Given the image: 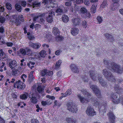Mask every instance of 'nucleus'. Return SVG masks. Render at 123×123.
<instances>
[{
	"label": "nucleus",
	"mask_w": 123,
	"mask_h": 123,
	"mask_svg": "<svg viewBox=\"0 0 123 123\" xmlns=\"http://www.w3.org/2000/svg\"><path fill=\"white\" fill-rule=\"evenodd\" d=\"M83 2V0H76V3L77 4H79Z\"/></svg>",
	"instance_id": "57"
},
{
	"label": "nucleus",
	"mask_w": 123,
	"mask_h": 123,
	"mask_svg": "<svg viewBox=\"0 0 123 123\" xmlns=\"http://www.w3.org/2000/svg\"><path fill=\"white\" fill-rule=\"evenodd\" d=\"M62 62V61L61 60H59L58 61V62H57L55 65V68L56 69L58 68L59 67L61 64Z\"/></svg>",
	"instance_id": "36"
},
{
	"label": "nucleus",
	"mask_w": 123,
	"mask_h": 123,
	"mask_svg": "<svg viewBox=\"0 0 123 123\" xmlns=\"http://www.w3.org/2000/svg\"><path fill=\"white\" fill-rule=\"evenodd\" d=\"M67 96L70 95L71 94V90L68 89L65 92Z\"/></svg>",
	"instance_id": "47"
},
{
	"label": "nucleus",
	"mask_w": 123,
	"mask_h": 123,
	"mask_svg": "<svg viewBox=\"0 0 123 123\" xmlns=\"http://www.w3.org/2000/svg\"><path fill=\"white\" fill-rule=\"evenodd\" d=\"M15 7L16 9L19 12H20L22 10L21 6L18 4H16L15 5Z\"/></svg>",
	"instance_id": "32"
},
{
	"label": "nucleus",
	"mask_w": 123,
	"mask_h": 123,
	"mask_svg": "<svg viewBox=\"0 0 123 123\" xmlns=\"http://www.w3.org/2000/svg\"><path fill=\"white\" fill-rule=\"evenodd\" d=\"M5 21V18L2 17H0V22L1 23H4Z\"/></svg>",
	"instance_id": "49"
},
{
	"label": "nucleus",
	"mask_w": 123,
	"mask_h": 123,
	"mask_svg": "<svg viewBox=\"0 0 123 123\" xmlns=\"http://www.w3.org/2000/svg\"><path fill=\"white\" fill-rule=\"evenodd\" d=\"M110 123H115V117L114 115L112 112H109L107 114Z\"/></svg>",
	"instance_id": "14"
},
{
	"label": "nucleus",
	"mask_w": 123,
	"mask_h": 123,
	"mask_svg": "<svg viewBox=\"0 0 123 123\" xmlns=\"http://www.w3.org/2000/svg\"><path fill=\"white\" fill-rule=\"evenodd\" d=\"M41 2L38 0H36L32 3V5L38 7L40 6Z\"/></svg>",
	"instance_id": "33"
},
{
	"label": "nucleus",
	"mask_w": 123,
	"mask_h": 123,
	"mask_svg": "<svg viewBox=\"0 0 123 123\" xmlns=\"http://www.w3.org/2000/svg\"><path fill=\"white\" fill-rule=\"evenodd\" d=\"M62 51V50H61L59 49L55 51V54L57 55H60Z\"/></svg>",
	"instance_id": "46"
},
{
	"label": "nucleus",
	"mask_w": 123,
	"mask_h": 123,
	"mask_svg": "<svg viewBox=\"0 0 123 123\" xmlns=\"http://www.w3.org/2000/svg\"><path fill=\"white\" fill-rule=\"evenodd\" d=\"M107 106L106 104L103 105L99 109V114L101 115H104L106 112L107 110Z\"/></svg>",
	"instance_id": "13"
},
{
	"label": "nucleus",
	"mask_w": 123,
	"mask_h": 123,
	"mask_svg": "<svg viewBox=\"0 0 123 123\" xmlns=\"http://www.w3.org/2000/svg\"><path fill=\"white\" fill-rule=\"evenodd\" d=\"M39 55L40 56H38L36 58L39 60H42V58L41 57L44 58L46 56V51L44 50L41 51L39 53Z\"/></svg>",
	"instance_id": "18"
},
{
	"label": "nucleus",
	"mask_w": 123,
	"mask_h": 123,
	"mask_svg": "<svg viewBox=\"0 0 123 123\" xmlns=\"http://www.w3.org/2000/svg\"><path fill=\"white\" fill-rule=\"evenodd\" d=\"M6 7L7 9L9 10H11L12 8V6L9 3H7L6 4Z\"/></svg>",
	"instance_id": "38"
},
{
	"label": "nucleus",
	"mask_w": 123,
	"mask_h": 123,
	"mask_svg": "<svg viewBox=\"0 0 123 123\" xmlns=\"http://www.w3.org/2000/svg\"><path fill=\"white\" fill-rule=\"evenodd\" d=\"M41 104L43 106H45L46 105H48L46 101H42L41 102Z\"/></svg>",
	"instance_id": "51"
},
{
	"label": "nucleus",
	"mask_w": 123,
	"mask_h": 123,
	"mask_svg": "<svg viewBox=\"0 0 123 123\" xmlns=\"http://www.w3.org/2000/svg\"><path fill=\"white\" fill-rule=\"evenodd\" d=\"M114 3L112 4L111 6V8L112 11L114 10L116 8V6Z\"/></svg>",
	"instance_id": "43"
},
{
	"label": "nucleus",
	"mask_w": 123,
	"mask_h": 123,
	"mask_svg": "<svg viewBox=\"0 0 123 123\" xmlns=\"http://www.w3.org/2000/svg\"><path fill=\"white\" fill-rule=\"evenodd\" d=\"M15 22L16 24L17 25H19L21 23L20 21L17 19H16Z\"/></svg>",
	"instance_id": "53"
},
{
	"label": "nucleus",
	"mask_w": 123,
	"mask_h": 123,
	"mask_svg": "<svg viewBox=\"0 0 123 123\" xmlns=\"http://www.w3.org/2000/svg\"><path fill=\"white\" fill-rule=\"evenodd\" d=\"M77 95L78 98L80 99V102L82 103H84L90 101V100L88 99V98H85L84 97L81 96L80 94H79Z\"/></svg>",
	"instance_id": "15"
},
{
	"label": "nucleus",
	"mask_w": 123,
	"mask_h": 123,
	"mask_svg": "<svg viewBox=\"0 0 123 123\" xmlns=\"http://www.w3.org/2000/svg\"><path fill=\"white\" fill-rule=\"evenodd\" d=\"M6 44L8 46H12L13 45V44L11 42L7 43Z\"/></svg>",
	"instance_id": "63"
},
{
	"label": "nucleus",
	"mask_w": 123,
	"mask_h": 123,
	"mask_svg": "<svg viewBox=\"0 0 123 123\" xmlns=\"http://www.w3.org/2000/svg\"><path fill=\"white\" fill-rule=\"evenodd\" d=\"M66 120L68 123H75L76 121V119L73 117L67 118Z\"/></svg>",
	"instance_id": "19"
},
{
	"label": "nucleus",
	"mask_w": 123,
	"mask_h": 123,
	"mask_svg": "<svg viewBox=\"0 0 123 123\" xmlns=\"http://www.w3.org/2000/svg\"><path fill=\"white\" fill-rule=\"evenodd\" d=\"M21 78L23 80L24 82H25V79H26L27 78V76L26 75L23 74L21 76Z\"/></svg>",
	"instance_id": "44"
},
{
	"label": "nucleus",
	"mask_w": 123,
	"mask_h": 123,
	"mask_svg": "<svg viewBox=\"0 0 123 123\" xmlns=\"http://www.w3.org/2000/svg\"><path fill=\"white\" fill-rule=\"evenodd\" d=\"M28 38L30 40H32L34 39V37L33 35H30L28 36Z\"/></svg>",
	"instance_id": "58"
},
{
	"label": "nucleus",
	"mask_w": 123,
	"mask_h": 123,
	"mask_svg": "<svg viewBox=\"0 0 123 123\" xmlns=\"http://www.w3.org/2000/svg\"><path fill=\"white\" fill-rule=\"evenodd\" d=\"M107 5V1L106 0H104L101 5V6L102 8L105 7Z\"/></svg>",
	"instance_id": "37"
},
{
	"label": "nucleus",
	"mask_w": 123,
	"mask_h": 123,
	"mask_svg": "<svg viewBox=\"0 0 123 123\" xmlns=\"http://www.w3.org/2000/svg\"><path fill=\"white\" fill-rule=\"evenodd\" d=\"M47 14V13H41L39 14L38 16H35L33 18V21L34 22L37 21L38 18H45V16Z\"/></svg>",
	"instance_id": "16"
},
{
	"label": "nucleus",
	"mask_w": 123,
	"mask_h": 123,
	"mask_svg": "<svg viewBox=\"0 0 123 123\" xmlns=\"http://www.w3.org/2000/svg\"><path fill=\"white\" fill-rule=\"evenodd\" d=\"M62 19L63 21L65 23H67L69 20L68 17L65 15H62Z\"/></svg>",
	"instance_id": "25"
},
{
	"label": "nucleus",
	"mask_w": 123,
	"mask_h": 123,
	"mask_svg": "<svg viewBox=\"0 0 123 123\" xmlns=\"http://www.w3.org/2000/svg\"><path fill=\"white\" fill-rule=\"evenodd\" d=\"M90 76L91 79L94 81H96L98 79L102 86H104L106 84V82L103 80L100 74H98L94 71H90Z\"/></svg>",
	"instance_id": "2"
},
{
	"label": "nucleus",
	"mask_w": 123,
	"mask_h": 123,
	"mask_svg": "<svg viewBox=\"0 0 123 123\" xmlns=\"http://www.w3.org/2000/svg\"><path fill=\"white\" fill-rule=\"evenodd\" d=\"M10 62L11 63L12 65L14 67V66H16V62L14 60H13Z\"/></svg>",
	"instance_id": "60"
},
{
	"label": "nucleus",
	"mask_w": 123,
	"mask_h": 123,
	"mask_svg": "<svg viewBox=\"0 0 123 123\" xmlns=\"http://www.w3.org/2000/svg\"><path fill=\"white\" fill-rule=\"evenodd\" d=\"M46 101L48 105H50L52 103V100L50 99H48L46 100Z\"/></svg>",
	"instance_id": "55"
},
{
	"label": "nucleus",
	"mask_w": 123,
	"mask_h": 123,
	"mask_svg": "<svg viewBox=\"0 0 123 123\" xmlns=\"http://www.w3.org/2000/svg\"><path fill=\"white\" fill-rule=\"evenodd\" d=\"M81 13L82 14H85L87 12V10L85 8L82 7L81 8L80 10Z\"/></svg>",
	"instance_id": "35"
},
{
	"label": "nucleus",
	"mask_w": 123,
	"mask_h": 123,
	"mask_svg": "<svg viewBox=\"0 0 123 123\" xmlns=\"http://www.w3.org/2000/svg\"><path fill=\"white\" fill-rule=\"evenodd\" d=\"M55 37V40L57 42L61 41H62L64 39L63 37L61 36L58 35Z\"/></svg>",
	"instance_id": "31"
},
{
	"label": "nucleus",
	"mask_w": 123,
	"mask_h": 123,
	"mask_svg": "<svg viewBox=\"0 0 123 123\" xmlns=\"http://www.w3.org/2000/svg\"><path fill=\"white\" fill-rule=\"evenodd\" d=\"M21 5L24 7L26 5V2L25 1H22L20 3Z\"/></svg>",
	"instance_id": "54"
},
{
	"label": "nucleus",
	"mask_w": 123,
	"mask_h": 123,
	"mask_svg": "<svg viewBox=\"0 0 123 123\" xmlns=\"http://www.w3.org/2000/svg\"><path fill=\"white\" fill-rule=\"evenodd\" d=\"M80 90L84 95H86L87 97L91 96V94L88 93L85 89L81 88Z\"/></svg>",
	"instance_id": "23"
},
{
	"label": "nucleus",
	"mask_w": 123,
	"mask_h": 123,
	"mask_svg": "<svg viewBox=\"0 0 123 123\" xmlns=\"http://www.w3.org/2000/svg\"><path fill=\"white\" fill-rule=\"evenodd\" d=\"M97 6V5L95 4H93L91 6L90 10L93 13H94L96 12V8Z\"/></svg>",
	"instance_id": "29"
},
{
	"label": "nucleus",
	"mask_w": 123,
	"mask_h": 123,
	"mask_svg": "<svg viewBox=\"0 0 123 123\" xmlns=\"http://www.w3.org/2000/svg\"><path fill=\"white\" fill-rule=\"evenodd\" d=\"M82 78L83 79V80H84V82H88V79H87V78L86 76L84 77L83 76L82 77Z\"/></svg>",
	"instance_id": "61"
},
{
	"label": "nucleus",
	"mask_w": 123,
	"mask_h": 123,
	"mask_svg": "<svg viewBox=\"0 0 123 123\" xmlns=\"http://www.w3.org/2000/svg\"><path fill=\"white\" fill-rule=\"evenodd\" d=\"M98 22L99 24H100L102 22L103 19L101 17L98 16L97 18Z\"/></svg>",
	"instance_id": "40"
},
{
	"label": "nucleus",
	"mask_w": 123,
	"mask_h": 123,
	"mask_svg": "<svg viewBox=\"0 0 123 123\" xmlns=\"http://www.w3.org/2000/svg\"><path fill=\"white\" fill-rule=\"evenodd\" d=\"M26 48L25 49L21 48L19 50V52L23 55H26Z\"/></svg>",
	"instance_id": "34"
},
{
	"label": "nucleus",
	"mask_w": 123,
	"mask_h": 123,
	"mask_svg": "<svg viewBox=\"0 0 123 123\" xmlns=\"http://www.w3.org/2000/svg\"><path fill=\"white\" fill-rule=\"evenodd\" d=\"M29 93L28 92H26L23 94L20 95V97L22 99L25 100L27 99V96H29Z\"/></svg>",
	"instance_id": "24"
},
{
	"label": "nucleus",
	"mask_w": 123,
	"mask_h": 123,
	"mask_svg": "<svg viewBox=\"0 0 123 123\" xmlns=\"http://www.w3.org/2000/svg\"><path fill=\"white\" fill-rule=\"evenodd\" d=\"M54 103V104L53 105V107H54L55 106H59L60 105V104L57 102V101L56 100L55 101Z\"/></svg>",
	"instance_id": "45"
},
{
	"label": "nucleus",
	"mask_w": 123,
	"mask_h": 123,
	"mask_svg": "<svg viewBox=\"0 0 123 123\" xmlns=\"http://www.w3.org/2000/svg\"><path fill=\"white\" fill-rule=\"evenodd\" d=\"M37 90L39 93H42L43 90V89L41 86H38L37 88Z\"/></svg>",
	"instance_id": "41"
},
{
	"label": "nucleus",
	"mask_w": 123,
	"mask_h": 123,
	"mask_svg": "<svg viewBox=\"0 0 123 123\" xmlns=\"http://www.w3.org/2000/svg\"><path fill=\"white\" fill-rule=\"evenodd\" d=\"M52 74L53 72L52 71L48 70L45 69H43L41 72V74L43 76L47 75L51 76L52 75Z\"/></svg>",
	"instance_id": "10"
},
{
	"label": "nucleus",
	"mask_w": 123,
	"mask_h": 123,
	"mask_svg": "<svg viewBox=\"0 0 123 123\" xmlns=\"http://www.w3.org/2000/svg\"><path fill=\"white\" fill-rule=\"evenodd\" d=\"M31 123H38L39 122L37 120L35 119H32L31 120Z\"/></svg>",
	"instance_id": "50"
},
{
	"label": "nucleus",
	"mask_w": 123,
	"mask_h": 123,
	"mask_svg": "<svg viewBox=\"0 0 123 123\" xmlns=\"http://www.w3.org/2000/svg\"><path fill=\"white\" fill-rule=\"evenodd\" d=\"M66 11L64 6L61 5L56 10L55 12L60 14H62L64 13Z\"/></svg>",
	"instance_id": "8"
},
{
	"label": "nucleus",
	"mask_w": 123,
	"mask_h": 123,
	"mask_svg": "<svg viewBox=\"0 0 123 123\" xmlns=\"http://www.w3.org/2000/svg\"><path fill=\"white\" fill-rule=\"evenodd\" d=\"M43 1L42 2V3L45 5L46 4H48V0H42Z\"/></svg>",
	"instance_id": "59"
},
{
	"label": "nucleus",
	"mask_w": 123,
	"mask_h": 123,
	"mask_svg": "<svg viewBox=\"0 0 123 123\" xmlns=\"http://www.w3.org/2000/svg\"><path fill=\"white\" fill-rule=\"evenodd\" d=\"M4 31V27L3 26H1L0 27V32L1 33H3Z\"/></svg>",
	"instance_id": "62"
},
{
	"label": "nucleus",
	"mask_w": 123,
	"mask_h": 123,
	"mask_svg": "<svg viewBox=\"0 0 123 123\" xmlns=\"http://www.w3.org/2000/svg\"><path fill=\"white\" fill-rule=\"evenodd\" d=\"M111 97L112 99V101L114 103L118 104L120 101V99L117 98V96L116 95V93H112L111 96Z\"/></svg>",
	"instance_id": "11"
},
{
	"label": "nucleus",
	"mask_w": 123,
	"mask_h": 123,
	"mask_svg": "<svg viewBox=\"0 0 123 123\" xmlns=\"http://www.w3.org/2000/svg\"><path fill=\"white\" fill-rule=\"evenodd\" d=\"M71 33L73 36H75L79 33V30L77 28H72L71 30Z\"/></svg>",
	"instance_id": "20"
},
{
	"label": "nucleus",
	"mask_w": 123,
	"mask_h": 123,
	"mask_svg": "<svg viewBox=\"0 0 123 123\" xmlns=\"http://www.w3.org/2000/svg\"><path fill=\"white\" fill-rule=\"evenodd\" d=\"M71 21L73 25L76 26L79 25L80 20V18H73L72 19Z\"/></svg>",
	"instance_id": "12"
},
{
	"label": "nucleus",
	"mask_w": 123,
	"mask_h": 123,
	"mask_svg": "<svg viewBox=\"0 0 123 123\" xmlns=\"http://www.w3.org/2000/svg\"><path fill=\"white\" fill-rule=\"evenodd\" d=\"M52 33L55 35L58 36L60 34V31L58 28L55 27L53 29Z\"/></svg>",
	"instance_id": "21"
},
{
	"label": "nucleus",
	"mask_w": 123,
	"mask_h": 123,
	"mask_svg": "<svg viewBox=\"0 0 123 123\" xmlns=\"http://www.w3.org/2000/svg\"><path fill=\"white\" fill-rule=\"evenodd\" d=\"M115 89L117 91V92L118 93L122 91V88L119 86L118 85H115L114 86Z\"/></svg>",
	"instance_id": "30"
},
{
	"label": "nucleus",
	"mask_w": 123,
	"mask_h": 123,
	"mask_svg": "<svg viewBox=\"0 0 123 123\" xmlns=\"http://www.w3.org/2000/svg\"><path fill=\"white\" fill-rule=\"evenodd\" d=\"M110 41L112 42L114 40V38L112 35H111V37L108 39Z\"/></svg>",
	"instance_id": "64"
},
{
	"label": "nucleus",
	"mask_w": 123,
	"mask_h": 123,
	"mask_svg": "<svg viewBox=\"0 0 123 123\" xmlns=\"http://www.w3.org/2000/svg\"><path fill=\"white\" fill-rule=\"evenodd\" d=\"M26 55L31 56L34 53L29 48L27 47L26 48Z\"/></svg>",
	"instance_id": "22"
},
{
	"label": "nucleus",
	"mask_w": 123,
	"mask_h": 123,
	"mask_svg": "<svg viewBox=\"0 0 123 123\" xmlns=\"http://www.w3.org/2000/svg\"><path fill=\"white\" fill-rule=\"evenodd\" d=\"M19 73L18 70L15 69L12 70V74L14 76H18Z\"/></svg>",
	"instance_id": "26"
},
{
	"label": "nucleus",
	"mask_w": 123,
	"mask_h": 123,
	"mask_svg": "<svg viewBox=\"0 0 123 123\" xmlns=\"http://www.w3.org/2000/svg\"><path fill=\"white\" fill-rule=\"evenodd\" d=\"M84 3L85 5H87L89 6L90 5V3L89 2L88 0H85L84 1Z\"/></svg>",
	"instance_id": "56"
},
{
	"label": "nucleus",
	"mask_w": 123,
	"mask_h": 123,
	"mask_svg": "<svg viewBox=\"0 0 123 123\" xmlns=\"http://www.w3.org/2000/svg\"><path fill=\"white\" fill-rule=\"evenodd\" d=\"M104 62L108 69H104L103 70V74L109 81L112 82H117L118 83L120 82L121 80H116L115 77L111 74L110 70L111 71L112 69L115 72L121 74L123 71V69H122L119 66L113 62H111L105 59L104 60Z\"/></svg>",
	"instance_id": "1"
},
{
	"label": "nucleus",
	"mask_w": 123,
	"mask_h": 123,
	"mask_svg": "<svg viewBox=\"0 0 123 123\" xmlns=\"http://www.w3.org/2000/svg\"><path fill=\"white\" fill-rule=\"evenodd\" d=\"M92 104L95 106H96L99 105L98 102L97 100V98H92Z\"/></svg>",
	"instance_id": "28"
},
{
	"label": "nucleus",
	"mask_w": 123,
	"mask_h": 123,
	"mask_svg": "<svg viewBox=\"0 0 123 123\" xmlns=\"http://www.w3.org/2000/svg\"><path fill=\"white\" fill-rule=\"evenodd\" d=\"M82 25L83 27L85 28H86L87 27V24L86 22L85 21H83L82 23Z\"/></svg>",
	"instance_id": "42"
},
{
	"label": "nucleus",
	"mask_w": 123,
	"mask_h": 123,
	"mask_svg": "<svg viewBox=\"0 0 123 123\" xmlns=\"http://www.w3.org/2000/svg\"><path fill=\"white\" fill-rule=\"evenodd\" d=\"M70 68L72 71L74 73H77L79 72L77 66L74 64H72L71 65Z\"/></svg>",
	"instance_id": "17"
},
{
	"label": "nucleus",
	"mask_w": 123,
	"mask_h": 123,
	"mask_svg": "<svg viewBox=\"0 0 123 123\" xmlns=\"http://www.w3.org/2000/svg\"><path fill=\"white\" fill-rule=\"evenodd\" d=\"M86 114L90 116H92L96 114L95 111H94L92 106L89 105L86 111Z\"/></svg>",
	"instance_id": "5"
},
{
	"label": "nucleus",
	"mask_w": 123,
	"mask_h": 123,
	"mask_svg": "<svg viewBox=\"0 0 123 123\" xmlns=\"http://www.w3.org/2000/svg\"><path fill=\"white\" fill-rule=\"evenodd\" d=\"M51 13H49L48 17L46 18V20L48 22L50 23L52 22L53 21V18L51 15Z\"/></svg>",
	"instance_id": "27"
},
{
	"label": "nucleus",
	"mask_w": 123,
	"mask_h": 123,
	"mask_svg": "<svg viewBox=\"0 0 123 123\" xmlns=\"http://www.w3.org/2000/svg\"><path fill=\"white\" fill-rule=\"evenodd\" d=\"M90 87L93 92L97 96H100V91L96 85H92L90 86Z\"/></svg>",
	"instance_id": "4"
},
{
	"label": "nucleus",
	"mask_w": 123,
	"mask_h": 123,
	"mask_svg": "<svg viewBox=\"0 0 123 123\" xmlns=\"http://www.w3.org/2000/svg\"><path fill=\"white\" fill-rule=\"evenodd\" d=\"M112 35L108 33H106L105 34V37L109 39Z\"/></svg>",
	"instance_id": "48"
},
{
	"label": "nucleus",
	"mask_w": 123,
	"mask_h": 123,
	"mask_svg": "<svg viewBox=\"0 0 123 123\" xmlns=\"http://www.w3.org/2000/svg\"><path fill=\"white\" fill-rule=\"evenodd\" d=\"M38 19H39V20L38 21L41 24H44L45 22V20L44 19L45 18H38Z\"/></svg>",
	"instance_id": "39"
},
{
	"label": "nucleus",
	"mask_w": 123,
	"mask_h": 123,
	"mask_svg": "<svg viewBox=\"0 0 123 123\" xmlns=\"http://www.w3.org/2000/svg\"><path fill=\"white\" fill-rule=\"evenodd\" d=\"M14 85V87H16V86L17 88L19 89H22L25 87V84L23 83L20 80L16 81Z\"/></svg>",
	"instance_id": "6"
},
{
	"label": "nucleus",
	"mask_w": 123,
	"mask_h": 123,
	"mask_svg": "<svg viewBox=\"0 0 123 123\" xmlns=\"http://www.w3.org/2000/svg\"><path fill=\"white\" fill-rule=\"evenodd\" d=\"M29 97L30 98V100L32 103L34 104H36L37 103V99L34 94L31 93L30 92L29 94Z\"/></svg>",
	"instance_id": "7"
},
{
	"label": "nucleus",
	"mask_w": 123,
	"mask_h": 123,
	"mask_svg": "<svg viewBox=\"0 0 123 123\" xmlns=\"http://www.w3.org/2000/svg\"><path fill=\"white\" fill-rule=\"evenodd\" d=\"M68 109L71 112L76 113L77 111V106L74 102H70L68 105Z\"/></svg>",
	"instance_id": "3"
},
{
	"label": "nucleus",
	"mask_w": 123,
	"mask_h": 123,
	"mask_svg": "<svg viewBox=\"0 0 123 123\" xmlns=\"http://www.w3.org/2000/svg\"><path fill=\"white\" fill-rule=\"evenodd\" d=\"M29 46L36 49H38L41 46L40 44L38 43H33L32 42H30L29 43Z\"/></svg>",
	"instance_id": "9"
},
{
	"label": "nucleus",
	"mask_w": 123,
	"mask_h": 123,
	"mask_svg": "<svg viewBox=\"0 0 123 123\" xmlns=\"http://www.w3.org/2000/svg\"><path fill=\"white\" fill-rule=\"evenodd\" d=\"M65 5L66 6H70L72 5V3L71 2H66L65 3Z\"/></svg>",
	"instance_id": "52"
}]
</instances>
